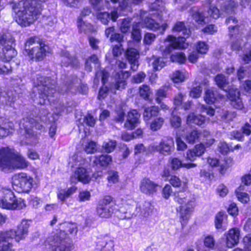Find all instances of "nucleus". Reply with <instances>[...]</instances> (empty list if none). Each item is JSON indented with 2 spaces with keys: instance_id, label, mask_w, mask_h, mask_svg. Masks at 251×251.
Segmentation results:
<instances>
[{
  "instance_id": "nucleus-14",
  "label": "nucleus",
  "mask_w": 251,
  "mask_h": 251,
  "mask_svg": "<svg viewBox=\"0 0 251 251\" xmlns=\"http://www.w3.org/2000/svg\"><path fill=\"white\" fill-rule=\"evenodd\" d=\"M151 150L166 155L170 154L174 150V141L171 137H166L160 142L158 145L151 147Z\"/></svg>"
},
{
  "instance_id": "nucleus-42",
  "label": "nucleus",
  "mask_w": 251,
  "mask_h": 251,
  "mask_svg": "<svg viewBox=\"0 0 251 251\" xmlns=\"http://www.w3.org/2000/svg\"><path fill=\"white\" fill-rule=\"evenodd\" d=\"M77 26L79 32L85 34L91 32L92 30V25L89 23L84 22L80 18H78Z\"/></svg>"
},
{
  "instance_id": "nucleus-41",
  "label": "nucleus",
  "mask_w": 251,
  "mask_h": 251,
  "mask_svg": "<svg viewBox=\"0 0 251 251\" xmlns=\"http://www.w3.org/2000/svg\"><path fill=\"white\" fill-rule=\"evenodd\" d=\"M186 141L189 144H194L200 140V132L193 130L188 132L185 136Z\"/></svg>"
},
{
  "instance_id": "nucleus-54",
  "label": "nucleus",
  "mask_w": 251,
  "mask_h": 251,
  "mask_svg": "<svg viewBox=\"0 0 251 251\" xmlns=\"http://www.w3.org/2000/svg\"><path fill=\"white\" fill-rule=\"evenodd\" d=\"M91 194L90 192L88 191H82L79 192L78 196V201L81 202H85L86 201H88L90 200L91 198Z\"/></svg>"
},
{
  "instance_id": "nucleus-4",
  "label": "nucleus",
  "mask_w": 251,
  "mask_h": 251,
  "mask_svg": "<svg viewBox=\"0 0 251 251\" xmlns=\"http://www.w3.org/2000/svg\"><path fill=\"white\" fill-rule=\"evenodd\" d=\"M29 224L26 220H23L18 226L16 231L0 232V251H14L12 249V240L14 239L19 242L27 235Z\"/></svg>"
},
{
  "instance_id": "nucleus-57",
  "label": "nucleus",
  "mask_w": 251,
  "mask_h": 251,
  "mask_svg": "<svg viewBox=\"0 0 251 251\" xmlns=\"http://www.w3.org/2000/svg\"><path fill=\"white\" fill-rule=\"evenodd\" d=\"M210 133L208 131L203 130L202 132H200V140L203 138H206V140L208 141L205 143L208 146H210L214 142V139L210 138L208 139L207 138L209 137Z\"/></svg>"
},
{
  "instance_id": "nucleus-32",
  "label": "nucleus",
  "mask_w": 251,
  "mask_h": 251,
  "mask_svg": "<svg viewBox=\"0 0 251 251\" xmlns=\"http://www.w3.org/2000/svg\"><path fill=\"white\" fill-rule=\"evenodd\" d=\"M237 4L234 0H229L224 2V5L221 7V11L227 15L234 13Z\"/></svg>"
},
{
  "instance_id": "nucleus-56",
  "label": "nucleus",
  "mask_w": 251,
  "mask_h": 251,
  "mask_svg": "<svg viewBox=\"0 0 251 251\" xmlns=\"http://www.w3.org/2000/svg\"><path fill=\"white\" fill-rule=\"evenodd\" d=\"M215 82L218 86L222 88L227 83V79L223 75H218L215 78Z\"/></svg>"
},
{
  "instance_id": "nucleus-34",
  "label": "nucleus",
  "mask_w": 251,
  "mask_h": 251,
  "mask_svg": "<svg viewBox=\"0 0 251 251\" xmlns=\"http://www.w3.org/2000/svg\"><path fill=\"white\" fill-rule=\"evenodd\" d=\"M159 109L156 106L146 107L143 113L144 119L146 121L149 120L151 117L157 116L159 113Z\"/></svg>"
},
{
  "instance_id": "nucleus-61",
  "label": "nucleus",
  "mask_w": 251,
  "mask_h": 251,
  "mask_svg": "<svg viewBox=\"0 0 251 251\" xmlns=\"http://www.w3.org/2000/svg\"><path fill=\"white\" fill-rule=\"evenodd\" d=\"M146 76L144 73L140 72L133 76L132 81L136 83H141L144 80Z\"/></svg>"
},
{
  "instance_id": "nucleus-18",
  "label": "nucleus",
  "mask_w": 251,
  "mask_h": 251,
  "mask_svg": "<svg viewBox=\"0 0 251 251\" xmlns=\"http://www.w3.org/2000/svg\"><path fill=\"white\" fill-rule=\"evenodd\" d=\"M91 177L88 172L84 168H78L71 178V181L73 183L79 181L84 184L89 183Z\"/></svg>"
},
{
  "instance_id": "nucleus-2",
  "label": "nucleus",
  "mask_w": 251,
  "mask_h": 251,
  "mask_svg": "<svg viewBox=\"0 0 251 251\" xmlns=\"http://www.w3.org/2000/svg\"><path fill=\"white\" fill-rule=\"evenodd\" d=\"M34 84L38 86V98H36L37 104L40 105L50 104L55 97L56 93L55 79L50 77H44L37 75Z\"/></svg>"
},
{
  "instance_id": "nucleus-31",
  "label": "nucleus",
  "mask_w": 251,
  "mask_h": 251,
  "mask_svg": "<svg viewBox=\"0 0 251 251\" xmlns=\"http://www.w3.org/2000/svg\"><path fill=\"white\" fill-rule=\"evenodd\" d=\"M221 96L214 89H208L205 91L204 100L208 103H213Z\"/></svg>"
},
{
  "instance_id": "nucleus-1",
  "label": "nucleus",
  "mask_w": 251,
  "mask_h": 251,
  "mask_svg": "<svg viewBox=\"0 0 251 251\" xmlns=\"http://www.w3.org/2000/svg\"><path fill=\"white\" fill-rule=\"evenodd\" d=\"M48 0H21L13 3L12 8L17 15V21L22 26H26L33 24L39 17L43 4Z\"/></svg>"
},
{
  "instance_id": "nucleus-46",
  "label": "nucleus",
  "mask_w": 251,
  "mask_h": 251,
  "mask_svg": "<svg viewBox=\"0 0 251 251\" xmlns=\"http://www.w3.org/2000/svg\"><path fill=\"white\" fill-rule=\"evenodd\" d=\"M109 75V73L104 70L97 71L96 72L95 80L98 81L101 78L102 83L104 84L107 81Z\"/></svg>"
},
{
  "instance_id": "nucleus-29",
  "label": "nucleus",
  "mask_w": 251,
  "mask_h": 251,
  "mask_svg": "<svg viewBox=\"0 0 251 251\" xmlns=\"http://www.w3.org/2000/svg\"><path fill=\"white\" fill-rule=\"evenodd\" d=\"M114 243L111 240L100 239L97 242V249L100 251H114Z\"/></svg>"
},
{
  "instance_id": "nucleus-37",
  "label": "nucleus",
  "mask_w": 251,
  "mask_h": 251,
  "mask_svg": "<svg viewBox=\"0 0 251 251\" xmlns=\"http://www.w3.org/2000/svg\"><path fill=\"white\" fill-rule=\"evenodd\" d=\"M205 118L201 115H195L190 114L187 118V121L188 124H194L198 126H201L204 123Z\"/></svg>"
},
{
  "instance_id": "nucleus-51",
  "label": "nucleus",
  "mask_w": 251,
  "mask_h": 251,
  "mask_svg": "<svg viewBox=\"0 0 251 251\" xmlns=\"http://www.w3.org/2000/svg\"><path fill=\"white\" fill-rule=\"evenodd\" d=\"M164 123V119L162 118H158L154 119L151 124V130L156 131L160 129Z\"/></svg>"
},
{
  "instance_id": "nucleus-25",
  "label": "nucleus",
  "mask_w": 251,
  "mask_h": 251,
  "mask_svg": "<svg viewBox=\"0 0 251 251\" xmlns=\"http://www.w3.org/2000/svg\"><path fill=\"white\" fill-rule=\"evenodd\" d=\"M97 18L104 25H107L110 19H111L113 22H115L119 17L118 12L117 10H114L111 12L110 14L109 13L104 12H98L97 15Z\"/></svg>"
},
{
  "instance_id": "nucleus-63",
  "label": "nucleus",
  "mask_w": 251,
  "mask_h": 251,
  "mask_svg": "<svg viewBox=\"0 0 251 251\" xmlns=\"http://www.w3.org/2000/svg\"><path fill=\"white\" fill-rule=\"evenodd\" d=\"M202 92V88L200 86L193 88L190 91V95L194 98H199Z\"/></svg>"
},
{
  "instance_id": "nucleus-16",
  "label": "nucleus",
  "mask_w": 251,
  "mask_h": 251,
  "mask_svg": "<svg viewBox=\"0 0 251 251\" xmlns=\"http://www.w3.org/2000/svg\"><path fill=\"white\" fill-rule=\"evenodd\" d=\"M240 92L237 88H231L229 89L227 98L230 101L231 105L237 109H242L244 104L240 97Z\"/></svg>"
},
{
  "instance_id": "nucleus-26",
  "label": "nucleus",
  "mask_w": 251,
  "mask_h": 251,
  "mask_svg": "<svg viewBox=\"0 0 251 251\" xmlns=\"http://www.w3.org/2000/svg\"><path fill=\"white\" fill-rule=\"evenodd\" d=\"M94 166L106 167L112 160L110 155L105 154L94 156L91 159Z\"/></svg>"
},
{
  "instance_id": "nucleus-5",
  "label": "nucleus",
  "mask_w": 251,
  "mask_h": 251,
  "mask_svg": "<svg viewBox=\"0 0 251 251\" xmlns=\"http://www.w3.org/2000/svg\"><path fill=\"white\" fill-rule=\"evenodd\" d=\"M28 166V162L21 155L15 153L8 148L0 150V168L23 169Z\"/></svg>"
},
{
  "instance_id": "nucleus-58",
  "label": "nucleus",
  "mask_w": 251,
  "mask_h": 251,
  "mask_svg": "<svg viewBox=\"0 0 251 251\" xmlns=\"http://www.w3.org/2000/svg\"><path fill=\"white\" fill-rule=\"evenodd\" d=\"M97 151V145L94 142L91 141L87 144L85 148V151L87 153H93Z\"/></svg>"
},
{
  "instance_id": "nucleus-59",
  "label": "nucleus",
  "mask_w": 251,
  "mask_h": 251,
  "mask_svg": "<svg viewBox=\"0 0 251 251\" xmlns=\"http://www.w3.org/2000/svg\"><path fill=\"white\" fill-rule=\"evenodd\" d=\"M153 68L156 70L161 69L164 66L165 63L162 58H156L152 63Z\"/></svg>"
},
{
  "instance_id": "nucleus-24",
  "label": "nucleus",
  "mask_w": 251,
  "mask_h": 251,
  "mask_svg": "<svg viewBox=\"0 0 251 251\" xmlns=\"http://www.w3.org/2000/svg\"><path fill=\"white\" fill-rule=\"evenodd\" d=\"M128 77V73L120 71L116 75V83L112 85V87L116 90H122L125 88L126 85V79Z\"/></svg>"
},
{
  "instance_id": "nucleus-19",
  "label": "nucleus",
  "mask_w": 251,
  "mask_h": 251,
  "mask_svg": "<svg viewBox=\"0 0 251 251\" xmlns=\"http://www.w3.org/2000/svg\"><path fill=\"white\" fill-rule=\"evenodd\" d=\"M126 54L127 59L131 65V69L133 71H137L139 66V51L134 48H129L127 50Z\"/></svg>"
},
{
  "instance_id": "nucleus-33",
  "label": "nucleus",
  "mask_w": 251,
  "mask_h": 251,
  "mask_svg": "<svg viewBox=\"0 0 251 251\" xmlns=\"http://www.w3.org/2000/svg\"><path fill=\"white\" fill-rule=\"evenodd\" d=\"M76 188L72 187L68 189H61L57 192V198L61 201H64L69 198L75 192Z\"/></svg>"
},
{
  "instance_id": "nucleus-44",
  "label": "nucleus",
  "mask_w": 251,
  "mask_h": 251,
  "mask_svg": "<svg viewBox=\"0 0 251 251\" xmlns=\"http://www.w3.org/2000/svg\"><path fill=\"white\" fill-rule=\"evenodd\" d=\"M171 77L172 81L176 83L184 81L185 78L183 72L179 70H177L173 72Z\"/></svg>"
},
{
  "instance_id": "nucleus-55",
  "label": "nucleus",
  "mask_w": 251,
  "mask_h": 251,
  "mask_svg": "<svg viewBox=\"0 0 251 251\" xmlns=\"http://www.w3.org/2000/svg\"><path fill=\"white\" fill-rule=\"evenodd\" d=\"M170 122L173 127L174 128H178L181 125V120L179 117L176 116L173 113L170 119Z\"/></svg>"
},
{
  "instance_id": "nucleus-13",
  "label": "nucleus",
  "mask_w": 251,
  "mask_h": 251,
  "mask_svg": "<svg viewBox=\"0 0 251 251\" xmlns=\"http://www.w3.org/2000/svg\"><path fill=\"white\" fill-rule=\"evenodd\" d=\"M14 189L19 192H28L32 186V179L26 174H16L12 178Z\"/></svg>"
},
{
  "instance_id": "nucleus-17",
  "label": "nucleus",
  "mask_w": 251,
  "mask_h": 251,
  "mask_svg": "<svg viewBox=\"0 0 251 251\" xmlns=\"http://www.w3.org/2000/svg\"><path fill=\"white\" fill-rule=\"evenodd\" d=\"M158 187V185L157 183L146 177L143 178L140 184L141 191L148 195L155 193L157 191Z\"/></svg>"
},
{
  "instance_id": "nucleus-39",
  "label": "nucleus",
  "mask_w": 251,
  "mask_h": 251,
  "mask_svg": "<svg viewBox=\"0 0 251 251\" xmlns=\"http://www.w3.org/2000/svg\"><path fill=\"white\" fill-rule=\"evenodd\" d=\"M139 208L140 214L144 217H147L152 213L153 206L151 202L145 201L143 204L140 205Z\"/></svg>"
},
{
  "instance_id": "nucleus-52",
  "label": "nucleus",
  "mask_w": 251,
  "mask_h": 251,
  "mask_svg": "<svg viewBox=\"0 0 251 251\" xmlns=\"http://www.w3.org/2000/svg\"><path fill=\"white\" fill-rule=\"evenodd\" d=\"M107 179L110 184H115L117 183L119 180L118 172L114 171H108Z\"/></svg>"
},
{
  "instance_id": "nucleus-36",
  "label": "nucleus",
  "mask_w": 251,
  "mask_h": 251,
  "mask_svg": "<svg viewBox=\"0 0 251 251\" xmlns=\"http://www.w3.org/2000/svg\"><path fill=\"white\" fill-rule=\"evenodd\" d=\"M190 13L193 19L196 22L199 24H204L206 23L205 21L206 18L200 12L199 9L197 7H193L191 8Z\"/></svg>"
},
{
  "instance_id": "nucleus-21",
  "label": "nucleus",
  "mask_w": 251,
  "mask_h": 251,
  "mask_svg": "<svg viewBox=\"0 0 251 251\" xmlns=\"http://www.w3.org/2000/svg\"><path fill=\"white\" fill-rule=\"evenodd\" d=\"M43 42L42 40L38 37L33 36L28 38L25 44V49L24 53L27 54L31 53V51L34 49L38 50V47L41 46Z\"/></svg>"
},
{
  "instance_id": "nucleus-20",
  "label": "nucleus",
  "mask_w": 251,
  "mask_h": 251,
  "mask_svg": "<svg viewBox=\"0 0 251 251\" xmlns=\"http://www.w3.org/2000/svg\"><path fill=\"white\" fill-rule=\"evenodd\" d=\"M140 114L136 110H132L128 113L127 120L125 124V126L129 129L134 128L139 123Z\"/></svg>"
},
{
  "instance_id": "nucleus-60",
  "label": "nucleus",
  "mask_w": 251,
  "mask_h": 251,
  "mask_svg": "<svg viewBox=\"0 0 251 251\" xmlns=\"http://www.w3.org/2000/svg\"><path fill=\"white\" fill-rule=\"evenodd\" d=\"M131 21L129 19H124L122 21L120 29L122 32L126 33L127 32L129 29Z\"/></svg>"
},
{
  "instance_id": "nucleus-22",
  "label": "nucleus",
  "mask_w": 251,
  "mask_h": 251,
  "mask_svg": "<svg viewBox=\"0 0 251 251\" xmlns=\"http://www.w3.org/2000/svg\"><path fill=\"white\" fill-rule=\"evenodd\" d=\"M240 230L238 228L230 229L226 235V246L228 248H232L239 242Z\"/></svg>"
},
{
  "instance_id": "nucleus-30",
  "label": "nucleus",
  "mask_w": 251,
  "mask_h": 251,
  "mask_svg": "<svg viewBox=\"0 0 251 251\" xmlns=\"http://www.w3.org/2000/svg\"><path fill=\"white\" fill-rule=\"evenodd\" d=\"M61 62L65 66L71 65L73 67H77L78 64V61L77 59L75 57L70 56V53L66 51L62 52Z\"/></svg>"
},
{
  "instance_id": "nucleus-10",
  "label": "nucleus",
  "mask_w": 251,
  "mask_h": 251,
  "mask_svg": "<svg viewBox=\"0 0 251 251\" xmlns=\"http://www.w3.org/2000/svg\"><path fill=\"white\" fill-rule=\"evenodd\" d=\"M20 128L24 131L26 138V143L31 145H35L38 142L37 134L33 131V128L41 129L43 126L38 124L33 118H24L19 124Z\"/></svg>"
},
{
  "instance_id": "nucleus-64",
  "label": "nucleus",
  "mask_w": 251,
  "mask_h": 251,
  "mask_svg": "<svg viewBox=\"0 0 251 251\" xmlns=\"http://www.w3.org/2000/svg\"><path fill=\"white\" fill-rule=\"evenodd\" d=\"M243 242L246 247V251H251V233L248 234L244 237Z\"/></svg>"
},
{
  "instance_id": "nucleus-28",
  "label": "nucleus",
  "mask_w": 251,
  "mask_h": 251,
  "mask_svg": "<svg viewBox=\"0 0 251 251\" xmlns=\"http://www.w3.org/2000/svg\"><path fill=\"white\" fill-rule=\"evenodd\" d=\"M169 162L171 164V167L173 170H177L180 167H184L187 169H190L195 167L197 165L194 163H182V161L176 157H171L169 159Z\"/></svg>"
},
{
  "instance_id": "nucleus-27",
  "label": "nucleus",
  "mask_w": 251,
  "mask_h": 251,
  "mask_svg": "<svg viewBox=\"0 0 251 251\" xmlns=\"http://www.w3.org/2000/svg\"><path fill=\"white\" fill-rule=\"evenodd\" d=\"M14 130V124L8 121H0V138L8 136Z\"/></svg>"
},
{
  "instance_id": "nucleus-53",
  "label": "nucleus",
  "mask_w": 251,
  "mask_h": 251,
  "mask_svg": "<svg viewBox=\"0 0 251 251\" xmlns=\"http://www.w3.org/2000/svg\"><path fill=\"white\" fill-rule=\"evenodd\" d=\"M207 13L210 17L214 19H217L222 14L216 7L212 6H210Z\"/></svg>"
},
{
  "instance_id": "nucleus-7",
  "label": "nucleus",
  "mask_w": 251,
  "mask_h": 251,
  "mask_svg": "<svg viewBox=\"0 0 251 251\" xmlns=\"http://www.w3.org/2000/svg\"><path fill=\"white\" fill-rule=\"evenodd\" d=\"M0 206L7 209H20L25 207V204L24 200L16 198L10 188L0 186Z\"/></svg>"
},
{
  "instance_id": "nucleus-50",
  "label": "nucleus",
  "mask_w": 251,
  "mask_h": 251,
  "mask_svg": "<svg viewBox=\"0 0 251 251\" xmlns=\"http://www.w3.org/2000/svg\"><path fill=\"white\" fill-rule=\"evenodd\" d=\"M168 88L165 87H162L159 88L156 93L155 101L157 103H160L162 99L167 96V91Z\"/></svg>"
},
{
  "instance_id": "nucleus-23",
  "label": "nucleus",
  "mask_w": 251,
  "mask_h": 251,
  "mask_svg": "<svg viewBox=\"0 0 251 251\" xmlns=\"http://www.w3.org/2000/svg\"><path fill=\"white\" fill-rule=\"evenodd\" d=\"M38 50H33L31 51V53H28L26 55L31 60H35L36 61L42 60L44 57L46 56V53L48 47L45 46V44L43 43L41 46L37 48Z\"/></svg>"
},
{
  "instance_id": "nucleus-12",
  "label": "nucleus",
  "mask_w": 251,
  "mask_h": 251,
  "mask_svg": "<svg viewBox=\"0 0 251 251\" xmlns=\"http://www.w3.org/2000/svg\"><path fill=\"white\" fill-rule=\"evenodd\" d=\"M116 205L113 198L109 196L100 200L97 207V213L101 218H108L115 213Z\"/></svg>"
},
{
  "instance_id": "nucleus-6",
  "label": "nucleus",
  "mask_w": 251,
  "mask_h": 251,
  "mask_svg": "<svg viewBox=\"0 0 251 251\" xmlns=\"http://www.w3.org/2000/svg\"><path fill=\"white\" fill-rule=\"evenodd\" d=\"M175 201L179 204L176 209L180 216V222L182 227L187 224L193 211L195 200L191 198L190 195L183 193L175 194Z\"/></svg>"
},
{
  "instance_id": "nucleus-45",
  "label": "nucleus",
  "mask_w": 251,
  "mask_h": 251,
  "mask_svg": "<svg viewBox=\"0 0 251 251\" xmlns=\"http://www.w3.org/2000/svg\"><path fill=\"white\" fill-rule=\"evenodd\" d=\"M171 59L172 62L182 64L185 62L186 57L184 53L178 52L172 54L171 56Z\"/></svg>"
},
{
  "instance_id": "nucleus-15",
  "label": "nucleus",
  "mask_w": 251,
  "mask_h": 251,
  "mask_svg": "<svg viewBox=\"0 0 251 251\" xmlns=\"http://www.w3.org/2000/svg\"><path fill=\"white\" fill-rule=\"evenodd\" d=\"M135 207L128 204H125L115 211L116 216L122 220L130 219L135 216Z\"/></svg>"
},
{
  "instance_id": "nucleus-3",
  "label": "nucleus",
  "mask_w": 251,
  "mask_h": 251,
  "mask_svg": "<svg viewBox=\"0 0 251 251\" xmlns=\"http://www.w3.org/2000/svg\"><path fill=\"white\" fill-rule=\"evenodd\" d=\"M173 30L175 32H182L177 38L173 36H168L166 41L169 43L165 48L162 47L161 50L164 56L170 54L174 49H184L187 48L188 44L185 43L186 38L190 34V31L185 27L184 23L182 22H177L175 25Z\"/></svg>"
},
{
  "instance_id": "nucleus-11",
  "label": "nucleus",
  "mask_w": 251,
  "mask_h": 251,
  "mask_svg": "<svg viewBox=\"0 0 251 251\" xmlns=\"http://www.w3.org/2000/svg\"><path fill=\"white\" fill-rule=\"evenodd\" d=\"M14 39L10 35L0 33V58L5 61H10L16 56L17 51L12 48Z\"/></svg>"
},
{
  "instance_id": "nucleus-49",
  "label": "nucleus",
  "mask_w": 251,
  "mask_h": 251,
  "mask_svg": "<svg viewBox=\"0 0 251 251\" xmlns=\"http://www.w3.org/2000/svg\"><path fill=\"white\" fill-rule=\"evenodd\" d=\"M12 67L9 62L0 61V74H8L11 73Z\"/></svg>"
},
{
  "instance_id": "nucleus-40",
  "label": "nucleus",
  "mask_w": 251,
  "mask_h": 251,
  "mask_svg": "<svg viewBox=\"0 0 251 251\" xmlns=\"http://www.w3.org/2000/svg\"><path fill=\"white\" fill-rule=\"evenodd\" d=\"M93 63L94 65L95 68L98 69L100 66V63L97 55H93L89 57L85 62V69L88 72H91L93 67L91 64Z\"/></svg>"
},
{
  "instance_id": "nucleus-48",
  "label": "nucleus",
  "mask_w": 251,
  "mask_h": 251,
  "mask_svg": "<svg viewBox=\"0 0 251 251\" xmlns=\"http://www.w3.org/2000/svg\"><path fill=\"white\" fill-rule=\"evenodd\" d=\"M117 143L115 140H109L105 141L102 144V148L107 153L113 151L116 146Z\"/></svg>"
},
{
  "instance_id": "nucleus-43",
  "label": "nucleus",
  "mask_w": 251,
  "mask_h": 251,
  "mask_svg": "<svg viewBox=\"0 0 251 251\" xmlns=\"http://www.w3.org/2000/svg\"><path fill=\"white\" fill-rule=\"evenodd\" d=\"M139 93L141 97L146 100H148L151 93V91L148 85H143L139 87Z\"/></svg>"
},
{
  "instance_id": "nucleus-35",
  "label": "nucleus",
  "mask_w": 251,
  "mask_h": 251,
  "mask_svg": "<svg viewBox=\"0 0 251 251\" xmlns=\"http://www.w3.org/2000/svg\"><path fill=\"white\" fill-rule=\"evenodd\" d=\"M226 23L227 25L232 24L228 27L229 35L230 37L238 32L239 26L237 25L238 21L234 17H229L226 19Z\"/></svg>"
},
{
  "instance_id": "nucleus-38",
  "label": "nucleus",
  "mask_w": 251,
  "mask_h": 251,
  "mask_svg": "<svg viewBox=\"0 0 251 251\" xmlns=\"http://www.w3.org/2000/svg\"><path fill=\"white\" fill-rule=\"evenodd\" d=\"M63 230L60 231L58 233L61 232H64L65 236H66V234H70L72 235H75L77 231L76 225L75 224L70 223H65L63 225Z\"/></svg>"
},
{
  "instance_id": "nucleus-62",
  "label": "nucleus",
  "mask_w": 251,
  "mask_h": 251,
  "mask_svg": "<svg viewBox=\"0 0 251 251\" xmlns=\"http://www.w3.org/2000/svg\"><path fill=\"white\" fill-rule=\"evenodd\" d=\"M83 122L87 126L92 127L95 125L96 119L91 114H88L84 118Z\"/></svg>"
},
{
  "instance_id": "nucleus-47",
  "label": "nucleus",
  "mask_w": 251,
  "mask_h": 251,
  "mask_svg": "<svg viewBox=\"0 0 251 251\" xmlns=\"http://www.w3.org/2000/svg\"><path fill=\"white\" fill-rule=\"evenodd\" d=\"M243 186H240L238 190H236V197L238 200L242 203H247L249 201L250 198L247 193L245 192H240L243 190Z\"/></svg>"
},
{
  "instance_id": "nucleus-9",
  "label": "nucleus",
  "mask_w": 251,
  "mask_h": 251,
  "mask_svg": "<svg viewBox=\"0 0 251 251\" xmlns=\"http://www.w3.org/2000/svg\"><path fill=\"white\" fill-rule=\"evenodd\" d=\"M167 26V25L165 24L160 25L154 19L147 17L143 21L142 23H138L133 25L131 36L134 40L139 41L141 39L140 27H146L154 31H157L160 34H163Z\"/></svg>"
},
{
  "instance_id": "nucleus-8",
  "label": "nucleus",
  "mask_w": 251,
  "mask_h": 251,
  "mask_svg": "<svg viewBox=\"0 0 251 251\" xmlns=\"http://www.w3.org/2000/svg\"><path fill=\"white\" fill-rule=\"evenodd\" d=\"M45 246L50 251H71L73 247L72 241L65 236L64 232L49 237L45 242Z\"/></svg>"
}]
</instances>
